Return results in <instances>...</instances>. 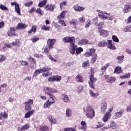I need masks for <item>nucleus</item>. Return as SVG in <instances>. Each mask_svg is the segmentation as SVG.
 Listing matches in <instances>:
<instances>
[{"mask_svg":"<svg viewBox=\"0 0 131 131\" xmlns=\"http://www.w3.org/2000/svg\"><path fill=\"white\" fill-rule=\"evenodd\" d=\"M101 109V112L103 113H105V112L107 110V103H106V101H104L102 103Z\"/></svg>","mask_w":131,"mask_h":131,"instance_id":"2eb2a0df","label":"nucleus"},{"mask_svg":"<svg viewBox=\"0 0 131 131\" xmlns=\"http://www.w3.org/2000/svg\"><path fill=\"white\" fill-rule=\"evenodd\" d=\"M32 5H33V2L32 1L25 3V7H30Z\"/></svg>","mask_w":131,"mask_h":131,"instance_id":"603ef678","label":"nucleus"},{"mask_svg":"<svg viewBox=\"0 0 131 131\" xmlns=\"http://www.w3.org/2000/svg\"><path fill=\"white\" fill-rule=\"evenodd\" d=\"M29 127H30V125L29 124H26L21 127V129L19 131L27 130Z\"/></svg>","mask_w":131,"mask_h":131,"instance_id":"393cba45","label":"nucleus"},{"mask_svg":"<svg viewBox=\"0 0 131 131\" xmlns=\"http://www.w3.org/2000/svg\"><path fill=\"white\" fill-rule=\"evenodd\" d=\"M32 32H33V33H35V32H36V26H32L31 29L28 31V33L29 34L32 33Z\"/></svg>","mask_w":131,"mask_h":131,"instance_id":"6ab92c4d","label":"nucleus"},{"mask_svg":"<svg viewBox=\"0 0 131 131\" xmlns=\"http://www.w3.org/2000/svg\"><path fill=\"white\" fill-rule=\"evenodd\" d=\"M48 120L50 121L51 124H55L56 123V120L55 118L52 115H49L48 116Z\"/></svg>","mask_w":131,"mask_h":131,"instance_id":"412c9836","label":"nucleus"},{"mask_svg":"<svg viewBox=\"0 0 131 131\" xmlns=\"http://www.w3.org/2000/svg\"><path fill=\"white\" fill-rule=\"evenodd\" d=\"M50 70H51V68L49 67H46L42 68V69H38L36 70L35 72L34 73L33 76H37L38 74H40L42 72H43L42 73V76L44 77H47V76H48L50 75Z\"/></svg>","mask_w":131,"mask_h":131,"instance_id":"f257e3e1","label":"nucleus"},{"mask_svg":"<svg viewBox=\"0 0 131 131\" xmlns=\"http://www.w3.org/2000/svg\"><path fill=\"white\" fill-rule=\"evenodd\" d=\"M47 95H48V96L50 97L49 99L47 101L48 102H53L54 104V103H55V97L54 96V95L52 93H50V92H47Z\"/></svg>","mask_w":131,"mask_h":131,"instance_id":"ddd939ff","label":"nucleus"},{"mask_svg":"<svg viewBox=\"0 0 131 131\" xmlns=\"http://www.w3.org/2000/svg\"><path fill=\"white\" fill-rule=\"evenodd\" d=\"M36 11V9L35 7H32L31 9L29 10V13L30 14H32L33 12H35Z\"/></svg>","mask_w":131,"mask_h":131,"instance_id":"4d7b16f0","label":"nucleus"},{"mask_svg":"<svg viewBox=\"0 0 131 131\" xmlns=\"http://www.w3.org/2000/svg\"><path fill=\"white\" fill-rule=\"evenodd\" d=\"M75 40L74 37H68V38L66 39V42H71V43H74L73 42Z\"/></svg>","mask_w":131,"mask_h":131,"instance_id":"473e14b6","label":"nucleus"},{"mask_svg":"<svg viewBox=\"0 0 131 131\" xmlns=\"http://www.w3.org/2000/svg\"><path fill=\"white\" fill-rule=\"evenodd\" d=\"M15 28H10V31L8 32V36H16V34H15Z\"/></svg>","mask_w":131,"mask_h":131,"instance_id":"9d476101","label":"nucleus"},{"mask_svg":"<svg viewBox=\"0 0 131 131\" xmlns=\"http://www.w3.org/2000/svg\"><path fill=\"white\" fill-rule=\"evenodd\" d=\"M70 24L76 26L77 24H78V21H77V20L75 19H72L70 21Z\"/></svg>","mask_w":131,"mask_h":131,"instance_id":"7c9ffc66","label":"nucleus"},{"mask_svg":"<svg viewBox=\"0 0 131 131\" xmlns=\"http://www.w3.org/2000/svg\"><path fill=\"white\" fill-rule=\"evenodd\" d=\"M96 80H97V78H95L93 75H92L90 76V80L89 81V83L91 89H93V90H95V86H94V83L96 82Z\"/></svg>","mask_w":131,"mask_h":131,"instance_id":"39448f33","label":"nucleus"},{"mask_svg":"<svg viewBox=\"0 0 131 131\" xmlns=\"http://www.w3.org/2000/svg\"><path fill=\"white\" fill-rule=\"evenodd\" d=\"M0 115L2 117V118L6 119L8 117V114L7 113H1Z\"/></svg>","mask_w":131,"mask_h":131,"instance_id":"a18cd8bd","label":"nucleus"},{"mask_svg":"<svg viewBox=\"0 0 131 131\" xmlns=\"http://www.w3.org/2000/svg\"><path fill=\"white\" fill-rule=\"evenodd\" d=\"M60 99H61V100H62L64 102H66V95H61V96H60Z\"/></svg>","mask_w":131,"mask_h":131,"instance_id":"13d9d810","label":"nucleus"},{"mask_svg":"<svg viewBox=\"0 0 131 131\" xmlns=\"http://www.w3.org/2000/svg\"><path fill=\"white\" fill-rule=\"evenodd\" d=\"M80 43L81 45H86V43H88V42L86 41V39H83L80 41Z\"/></svg>","mask_w":131,"mask_h":131,"instance_id":"6e6d98bb","label":"nucleus"},{"mask_svg":"<svg viewBox=\"0 0 131 131\" xmlns=\"http://www.w3.org/2000/svg\"><path fill=\"white\" fill-rule=\"evenodd\" d=\"M52 104H54V102H49L48 100L44 103V108H49Z\"/></svg>","mask_w":131,"mask_h":131,"instance_id":"c756f323","label":"nucleus"},{"mask_svg":"<svg viewBox=\"0 0 131 131\" xmlns=\"http://www.w3.org/2000/svg\"><path fill=\"white\" fill-rule=\"evenodd\" d=\"M104 22H101L98 25V29H101L104 26Z\"/></svg>","mask_w":131,"mask_h":131,"instance_id":"e2e57ef3","label":"nucleus"},{"mask_svg":"<svg viewBox=\"0 0 131 131\" xmlns=\"http://www.w3.org/2000/svg\"><path fill=\"white\" fill-rule=\"evenodd\" d=\"M84 112L86 113V116L88 118H90L92 119L93 117H95V110L91 105H88L85 108L84 107L83 108Z\"/></svg>","mask_w":131,"mask_h":131,"instance_id":"7ed1b4c3","label":"nucleus"},{"mask_svg":"<svg viewBox=\"0 0 131 131\" xmlns=\"http://www.w3.org/2000/svg\"><path fill=\"white\" fill-rule=\"evenodd\" d=\"M76 130V126H75V127L71 128L68 127L66 128V131H75Z\"/></svg>","mask_w":131,"mask_h":131,"instance_id":"09e8293b","label":"nucleus"},{"mask_svg":"<svg viewBox=\"0 0 131 131\" xmlns=\"http://www.w3.org/2000/svg\"><path fill=\"white\" fill-rule=\"evenodd\" d=\"M79 20L80 23H84L85 21V18L84 17H80L79 18Z\"/></svg>","mask_w":131,"mask_h":131,"instance_id":"5fc2aeb1","label":"nucleus"},{"mask_svg":"<svg viewBox=\"0 0 131 131\" xmlns=\"http://www.w3.org/2000/svg\"><path fill=\"white\" fill-rule=\"evenodd\" d=\"M36 13L40 15V16L43 15V11L40 8H37L36 10Z\"/></svg>","mask_w":131,"mask_h":131,"instance_id":"e433bc0d","label":"nucleus"},{"mask_svg":"<svg viewBox=\"0 0 131 131\" xmlns=\"http://www.w3.org/2000/svg\"><path fill=\"white\" fill-rule=\"evenodd\" d=\"M25 104V109L26 111H30L32 109L31 105L33 104V100L29 99L27 101L24 103Z\"/></svg>","mask_w":131,"mask_h":131,"instance_id":"20e7f679","label":"nucleus"},{"mask_svg":"<svg viewBox=\"0 0 131 131\" xmlns=\"http://www.w3.org/2000/svg\"><path fill=\"white\" fill-rule=\"evenodd\" d=\"M48 2L47 0H43L42 2L39 3L38 5V7H40V8H42L47 5V2Z\"/></svg>","mask_w":131,"mask_h":131,"instance_id":"c85d7f7f","label":"nucleus"},{"mask_svg":"<svg viewBox=\"0 0 131 131\" xmlns=\"http://www.w3.org/2000/svg\"><path fill=\"white\" fill-rule=\"evenodd\" d=\"M93 58H92L91 60V63H95L96 61H97V58H98L97 54H94L93 55H92Z\"/></svg>","mask_w":131,"mask_h":131,"instance_id":"72a5a7b5","label":"nucleus"},{"mask_svg":"<svg viewBox=\"0 0 131 131\" xmlns=\"http://www.w3.org/2000/svg\"><path fill=\"white\" fill-rule=\"evenodd\" d=\"M61 79V76L56 75L53 76L52 77L49 78L48 81H60Z\"/></svg>","mask_w":131,"mask_h":131,"instance_id":"6e6552de","label":"nucleus"},{"mask_svg":"<svg viewBox=\"0 0 131 131\" xmlns=\"http://www.w3.org/2000/svg\"><path fill=\"white\" fill-rule=\"evenodd\" d=\"M75 51L76 54L78 55V54H80L81 52H83V49L81 47L77 48V46L75 45L74 43H70V52L71 54L74 55V54H75Z\"/></svg>","mask_w":131,"mask_h":131,"instance_id":"f03ea898","label":"nucleus"},{"mask_svg":"<svg viewBox=\"0 0 131 131\" xmlns=\"http://www.w3.org/2000/svg\"><path fill=\"white\" fill-rule=\"evenodd\" d=\"M123 112H124V110H122L120 111H119V112L116 113V117H117V118L121 117V115H122Z\"/></svg>","mask_w":131,"mask_h":131,"instance_id":"4c0bfd02","label":"nucleus"},{"mask_svg":"<svg viewBox=\"0 0 131 131\" xmlns=\"http://www.w3.org/2000/svg\"><path fill=\"white\" fill-rule=\"evenodd\" d=\"M110 127L111 128L115 129V128H116V125L115 124V123L114 122H112L111 123Z\"/></svg>","mask_w":131,"mask_h":131,"instance_id":"8fccbe9b","label":"nucleus"},{"mask_svg":"<svg viewBox=\"0 0 131 131\" xmlns=\"http://www.w3.org/2000/svg\"><path fill=\"white\" fill-rule=\"evenodd\" d=\"M26 80H28L29 81H30L31 80V77H27L24 79V81H26Z\"/></svg>","mask_w":131,"mask_h":131,"instance_id":"774afa93","label":"nucleus"},{"mask_svg":"<svg viewBox=\"0 0 131 131\" xmlns=\"http://www.w3.org/2000/svg\"><path fill=\"white\" fill-rule=\"evenodd\" d=\"M73 9L75 11H76V12H82V11H84L85 8L78 5H75L73 7Z\"/></svg>","mask_w":131,"mask_h":131,"instance_id":"9b49d317","label":"nucleus"},{"mask_svg":"<svg viewBox=\"0 0 131 131\" xmlns=\"http://www.w3.org/2000/svg\"><path fill=\"white\" fill-rule=\"evenodd\" d=\"M107 43L108 45L107 47L108 49H110L111 50H116L115 46H113V44L112 43V40H108Z\"/></svg>","mask_w":131,"mask_h":131,"instance_id":"f3484780","label":"nucleus"},{"mask_svg":"<svg viewBox=\"0 0 131 131\" xmlns=\"http://www.w3.org/2000/svg\"><path fill=\"white\" fill-rule=\"evenodd\" d=\"M39 130L41 131H49V127L47 126H41L39 128Z\"/></svg>","mask_w":131,"mask_h":131,"instance_id":"f704fd0d","label":"nucleus"},{"mask_svg":"<svg viewBox=\"0 0 131 131\" xmlns=\"http://www.w3.org/2000/svg\"><path fill=\"white\" fill-rule=\"evenodd\" d=\"M130 6H131V3L126 4L124 5V7L123 9V11L124 14H125V13H128V12H130V10H131Z\"/></svg>","mask_w":131,"mask_h":131,"instance_id":"423d86ee","label":"nucleus"},{"mask_svg":"<svg viewBox=\"0 0 131 131\" xmlns=\"http://www.w3.org/2000/svg\"><path fill=\"white\" fill-rule=\"evenodd\" d=\"M111 115H110V112H106L105 114V115L103 118V121H104V122H106V121H108V120L109 119V117H111Z\"/></svg>","mask_w":131,"mask_h":131,"instance_id":"aec40b11","label":"nucleus"},{"mask_svg":"<svg viewBox=\"0 0 131 131\" xmlns=\"http://www.w3.org/2000/svg\"><path fill=\"white\" fill-rule=\"evenodd\" d=\"M90 65V62L89 61H86L83 63L82 66L83 67H86V66H89Z\"/></svg>","mask_w":131,"mask_h":131,"instance_id":"bf43d9fd","label":"nucleus"},{"mask_svg":"<svg viewBox=\"0 0 131 131\" xmlns=\"http://www.w3.org/2000/svg\"><path fill=\"white\" fill-rule=\"evenodd\" d=\"M75 79L78 82H83V78L79 74L76 76Z\"/></svg>","mask_w":131,"mask_h":131,"instance_id":"4be33fe9","label":"nucleus"},{"mask_svg":"<svg viewBox=\"0 0 131 131\" xmlns=\"http://www.w3.org/2000/svg\"><path fill=\"white\" fill-rule=\"evenodd\" d=\"M112 39L115 42H119V39H118L116 35H113Z\"/></svg>","mask_w":131,"mask_h":131,"instance_id":"a19ab883","label":"nucleus"},{"mask_svg":"<svg viewBox=\"0 0 131 131\" xmlns=\"http://www.w3.org/2000/svg\"><path fill=\"white\" fill-rule=\"evenodd\" d=\"M42 30H45V31H48L50 30V27H47L46 26H43L41 28Z\"/></svg>","mask_w":131,"mask_h":131,"instance_id":"3c124183","label":"nucleus"},{"mask_svg":"<svg viewBox=\"0 0 131 131\" xmlns=\"http://www.w3.org/2000/svg\"><path fill=\"white\" fill-rule=\"evenodd\" d=\"M107 45H108V43L106 41H100L98 43V47H102L104 48V47H105Z\"/></svg>","mask_w":131,"mask_h":131,"instance_id":"cd10ccee","label":"nucleus"},{"mask_svg":"<svg viewBox=\"0 0 131 131\" xmlns=\"http://www.w3.org/2000/svg\"><path fill=\"white\" fill-rule=\"evenodd\" d=\"M110 15V14L106 13L105 11H101L98 13L99 17H100V18H103V20H105L106 19V17Z\"/></svg>","mask_w":131,"mask_h":131,"instance_id":"1a4fd4ad","label":"nucleus"},{"mask_svg":"<svg viewBox=\"0 0 131 131\" xmlns=\"http://www.w3.org/2000/svg\"><path fill=\"white\" fill-rule=\"evenodd\" d=\"M34 56L36 58H42V56L41 54H35Z\"/></svg>","mask_w":131,"mask_h":131,"instance_id":"338daca9","label":"nucleus"},{"mask_svg":"<svg viewBox=\"0 0 131 131\" xmlns=\"http://www.w3.org/2000/svg\"><path fill=\"white\" fill-rule=\"evenodd\" d=\"M66 116L67 117H71V116H72V110L70 108L67 109Z\"/></svg>","mask_w":131,"mask_h":131,"instance_id":"b1692460","label":"nucleus"},{"mask_svg":"<svg viewBox=\"0 0 131 131\" xmlns=\"http://www.w3.org/2000/svg\"><path fill=\"white\" fill-rule=\"evenodd\" d=\"M123 59H124V56L122 55V56H118L117 59L118 60V63L119 64H121L123 62Z\"/></svg>","mask_w":131,"mask_h":131,"instance_id":"2f4dec72","label":"nucleus"},{"mask_svg":"<svg viewBox=\"0 0 131 131\" xmlns=\"http://www.w3.org/2000/svg\"><path fill=\"white\" fill-rule=\"evenodd\" d=\"M31 41H32V42H36V41H37V40H38V39H39V38H37V37L34 36H33L31 39Z\"/></svg>","mask_w":131,"mask_h":131,"instance_id":"79ce46f5","label":"nucleus"},{"mask_svg":"<svg viewBox=\"0 0 131 131\" xmlns=\"http://www.w3.org/2000/svg\"><path fill=\"white\" fill-rule=\"evenodd\" d=\"M77 91H78V93H82L83 91V86L79 85L77 87Z\"/></svg>","mask_w":131,"mask_h":131,"instance_id":"ea45409f","label":"nucleus"},{"mask_svg":"<svg viewBox=\"0 0 131 131\" xmlns=\"http://www.w3.org/2000/svg\"><path fill=\"white\" fill-rule=\"evenodd\" d=\"M65 11H62L60 15L59 16H58L57 19L58 20H60L61 19H64V18L65 17Z\"/></svg>","mask_w":131,"mask_h":131,"instance_id":"c9c22d12","label":"nucleus"},{"mask_svg":"<svg viewBox=\"0 0 131 131\" xmlns=\"http://www.w3.org/2000/svg\"><path fill=\"white\" fill-rule=\"evenodd\" d=\"M48 58H49V59L53 61V62H56L57 60H56V59H55L54 58H53L52 56V55H48Z\"/></svg>","mask_w":131,"mask_h":131,"instance_id":"052dcab7","label":"nucleus"},{"mask_svg":"<svg viewBox=\"0 0 131 131\" xmlns=\"http://www.w3.org/2000/svg\"><path fill=\"white\" fill-rule=\"evenodd\" d=\"M44 90L45 91L46 94L47 93H49V92H50V93H58V91L57 90H56L55 89H54L53 88H49V87H45L44 88Z\"/></svg>","mask_w":131,"mask_h":131,"instance_id":"f8f14e48","label":"nucleus"},{"mask_svg":"<svg viewBox=\"0 0 131 131\" xmlns=\"http://www.w3.org/2000/svg\"><path fill=\"white\" fill-rule=\"evenodd\" d=\"M63 6H66V2L64 1L62 2V3L60 4V7L61 9L63 8Z\"/></svg>","mask_w":131,"mask_h":131,"instance_id":"69168bd1","label":"nucleus"},{"mask_svg":"<svg viewBox=\"0 0 131 131\" xmlns=\"http://www.w3.org/2000/svg\"><path fill=\"white\" fill-rule=\"evenodd\" d=\"M130 77V74L129 73H128L127 75L120 76V78H121L122 79H125V78H129Z\"/></svg>","mask_w":131,"mask_h":131,"instance_id":"37998d69","label":"nucleus"},{"mask_svg":"<svg viewBox=\"0 0 131 131\" xmlns=\"http://www.w3.org/2000/svg\"><path fill=\"white\" fill-rule=\"evenodd\" d=\"M26 27H27V25L26 24L18 23L17 24V29H25Z\"/></svg>","mask_w":131,"mask_h":131,"instance_id":"a211bd4d","label":"nucleus"},{"mask_svg":"<svg viewBox=\"0 0 131 131\" xmlns=\"http://www.w3.org/2000/svg\"><path fill=\"white\" fill-rule=\"evenodd\" d=\"M15 11L17 13V14H18V15L21 16V9H20V6H19V4L15 6Z\"/></svg>","mask_w":131,"mask_h":131,"instance_id":"5701e85b","label":"nucleus"},{"mask_svg":"<svg viewBox=\"0 0 131 131\" xmlns=\"http://www.w3.org/2000/svg\"><path fill=\"white\" fill-rule=\"evenodd\" d=\"M125 32H131V27H126L124 29Z\"/></svg>","mask_w":131,"mask_h":131,"instance_id":"de8ad7c7","label":"nucleus"},{"mask_svg":"<svg viewBox=\"0 0 131 131\" xmlns=\"http://www.w3.org/2000/svg\"><path fill=\"white\" fill-rule=\"evenodd\" d=\"M81 125H82V126L81 127V129H82L83 130H85V129H86L88 127L86 126V123L85 122V121H82L81 122Z\"/></svg>","mask_w":131,"mask_h":131,"instance_id":"bb28decb","label":"nucleus"},{"mask_svg":"<svg viewBox=\"0 0 131 131\" xmlns=\"http://www.w3.org/2000/svg\"><path fill=\"white\" fill-rule=\"evenodd\" d=\"M114 73H116L117 74L122 73V70H121V67H117L115 69Z\"/></svg>","mask_w":131,"mask_h":131,"instance_id":"a878e982","label":"nucleus"},{"mask_svg":"<svg viewBox=\"0 0 131 131\" xmlns=\"http://www.w3.org/2000/svg\"><path fill=\"white\" fill-rule=\"evenodd\" d=\"M34 110L28 111L25 114V118H29L34 113Z\"/></svg>","mask_w":131,"mask_h":131,"instance_id":"dca6fc26","label":"nucleus"},{"mask_svg":"<svg viewBox=\"0 0 131 131\" xmlns=\"http://www.w3.org/2000/svg\"><path fill=\"white\" fill-rule=\"evenodd\" d=\"M58 23L61 24L62 26H66V24H65V21H64V20H59Z\"/></svg>","mask_w":131,"mask_h":131,"instance_id":"680f3d73","label":"nucleus"},{"mask_svg":"<svg viewBox=\"0 0 131 131\" xmlns=\"http://www.w3.org/2000/svg\"><path fill=\"white\" fill-rule=\"evenodd\" d=\"M107 82H114L115 81V78L114 77H111L107 80Z\"/></svg>","mask_w":131,"mask_h":131,"instance_id":"c03bdc74","label":"nucleus"},{"mask_svg":"<svg viewBox=\"0 0 131 131\" xmlns=\"http://www.w3.org/2000/svg\"><path fill=\"white\" fill-rule=\"evenodd\" d=\"M56 42V39H49L47 41V45L49 47V50L52 49L54 46V43Z\"/></svg>","mask_w":131,"mask_h":131,"instance_id":"0eeeda50","label":"nucleus"},{"mask_svg":"<svg viewBox=\"0 0 131 131\" xmlns=\"http://www.w3.org/2000/svg\"><path fill=\"white\" fill-rule=\"evenodd\" d=\"M127 112H131V102L130 103L129 106H127Z\"/></svg>","mask_w":131,"mask_h":131,"instance_id":"0e129e2a","label":"nucleus"},{"mask_svg":"<svg viewBox=\"0 0 131 131\" xmlns=\"http://www.w3.org/2000/svg\"><path fill=\"white\" fill-rule=\"evenodd\" d=\"M6 60V56L3 55H0V63L4 62Z\"/></svg>","mask_w":131,"mask_h":131,"instance_id":"49530a36","label":"nucleus"},{"mask_svg":"<svg viewBox=\"0 0 131 131\" xmlns=\"http://www.w3.org/2000/svg\"><path fill=\"white\" fill-rule=\"evenodd\" d=\"M55 5H47L44 7L45 9L47 11H54L55 9Z\"/></svg>","mask_w":131,"mask_h":131,"instance_id":"4468645a","label":"nucleus"},{"mask_svg":"<svg viewBox=\"0 0 131 131\" xmlns=\"http://www.w3.org/2000/svg\"><path fill=\"white\" fill-rule=\"evenodd\" d=\"M20 63H21V64L23 66H27V65H28V62H27L26 61L21 60L20 61Z\"/></svg>","mask_w":131,"mask_h":131,"instance_id":"864d4df0","label":"nucleus"},{"mask_svg":"<svg viewBox=\"0 0 131 131\" xmlns=\"http://www.w3.org/2000/svg\"><path fill=\"white\" fill-rule=\"evenodd\" d=\"M0 9L2 11H8L9 9H8V7H6V6L0 4Z\"/></svg>","mask_w":131,"mask_h":131,"instance_id":"58836bf2","label":"nucleus"}]
</instances>
